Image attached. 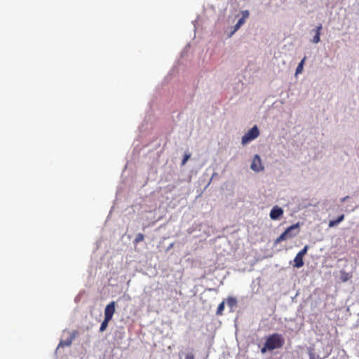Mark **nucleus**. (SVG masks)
Wrapping results in <instances>:
<instances>
[{"instance_id":"nucleus-18","label":"nucleus","mask_w":359,"mask_h":359,"mask_svg":"<svg viewBox=\"0 0 359 359\" xmlns=\"http://www.w3.org/2000/svg\"><path fill=\"white\" fill-rule=\"evenodd\" d=\"M309 249V246L306 245L297 254L304 257V256L307 253Z\"/></svg>"},{"instance_id":"nucleus-5","label":"nucleus","mask_w":359,"mask_h":359,"mask_svg":"<svg viewBox=\"0 0 359 359\" xmlns=\"http://www.w3.org/2000/svg\"><path fill=\"white\" fill-rule=\"evenodd\" d=\"M115 313V302H111L104 309V318L111 320Z\"/></svg>"},{"instance_id":"nucleus-15","label":"nucleus","mask_w":359,"mask_h":359,"mask_svg":"<svg viewBox=\"0 0 359 359\" xmlns=\"http://www.w3.org/2000/svg\"><path fill=\"white\" fill-rule=\"evenodd\" d=\"M351 276L349 273L345 271H341L340 279L342 282H346L351 278Z\"/></svg>"},{"instance_id":"nucleus-13","label":"nucleus","mask_w":359,"mask_h":359,"mask_svg":"<svg viewBox=\"0 0 359 359\" xmlns=\"http://www.w3.org/2000/svg\"><path fill=\"white\" fill-rule=\"evenodd\" d=\"M305 60H306V57H304L302 61L299 63L297 69H296V72H295V74L297 75L299 74H301L303 71V67H304V62H305Z\"/></svg>"},{"instance_id":"nucleus-12","label":"nucleus","mask_w":359,"mask_h":359,"mask_svg":"<svg viewBox=\"0 0 359 359\" xmlns=\"http://www.w3.org/2000/svg\"><path fill=\"white\" fill-rule=\"evenodd\" d=\"M226 304L231 309H233L237 305V300L234 297H229L226 299Z\"/></svg>"},{"instance_id":"nucleus-7","label":"nucleus","mask_w":359,"mask_h":359,"mask_svg":"<svg viewBox=\"0 0 359 359\" xmlns=\"http://www.w3.org/2000/svg\"><path fill=\"white\" fill-rule=\"evenodd\" d=\"M241 13L242 18L239 19L237 23L235 25L234 32L238 30L241 27V26L245 23V20L249 17L250 15L249 11L247 10L243 11Z\"/></svg>"},{"instance_id":"nucleus-3","label":"nucleus","mask_w":359,"mask_h":359,"mask_svg":"<svg viewBox=\"0 0 359 359\" xmlns=\"http://www.w3.org/2000/svg\"><path fill=\"white\" fill-rule=\"evenodd\" d=\"M259 135V130L257 126L252 127L246 134L242 137V144H245L248 142L255 140Z\"/></svg>"},{"instance_id":"nucleus-20","label":"nucleus","mask_w":359,"mask_h":359,"mask_svg":"<svg viewBox=\"0 0 359 359\" xmlns=\"http://www.w3.org/2000/svg\"><path fill=\"white\" fill-rule=\"evenodd\" d=\"M185 359H194V355L193 353H187L186 355Z\"/></svg>"},{"instance_id":"nucleus-1","label":"nucleus","mask_w":359,"mask_h":359,"mask_svg":"<svg viewBox=\"0 0 359 359\" xmlns=\"http://www.w3.org/2000/svg\"><path fill=\"white\" fill-rule=\"evenodd\" d=\"M285 344L284 337L278 333L270 334L266 339L264 346L261 349L262 353L267 351H271L274 349L280 348Z\"/></svg>"},{"instance_id":"nucleus-2","label":"nucleus","mask_w":359,"mask_h":359,"mask_svg":"<svg viewBox=\"0 0 359 359\" xmlns=\"http://www.w3.org/2000/svg\"><path fill=\"white\" fill-rule=\"evenodd\" d=\"M299 223L291 225L287 227L285 231L281 233L275 241V243L278 244L283 241H285L288 238H292L296 236L299 232Z\"/></svg>"},{"instance_id":"nucleus-14","label":"nucleus","mask_w":359,"mask_h":359,"mask_svg":"<svg viewBox=\"0 0 359 359\" xmlns=\"http://www.w3.org/2000/svg\"><path fill=\"white\" fill-rule=\"evenodd\" d=\"M224 305H225V302L224 301H222L219 304V306L217 307V311H216V315L217 316H222V315L224 309Z\"/></svg>"},{"instance_id":"nucleus-8","label":"nucleus","mask_w":359,"mask_h":359,"mask_svg":"<svg viewBox=\"0 0 359 359\" xmlns=\"http://www.w3.org/2000/svg\"><path fill=\"white\" fill-rule=\"evenodd\" d=\"M75 338V333L71 334L70 336L65 340H61L58 347L69 346L72 344L73 340Z\"/></svg>"},{"instance_id":"nucleus-16","label":"nucleus","mask_w":359,"mask_h":359,"mask_svg":"<svg viewBox=\"0 0 359 359\" xmlns=\"http://www.w3.org/2000/svg\"><path fill=\"white\" fill-rule=\"evenodd\" d=\"M111 320L109 319H107V318H104V320L102 321L101 325H100V332H104L107 326H108V323Z\"/></svg>"},{"instance_id":"nucleus-4","label":"nucleus","mask_w":359,"mask_h":359,"mask_svg":"<svg viewBox=\"0 0 359 359\" xmlns=\"http://www.w3.org/2000/svg\"><path fill=\"white\" fill-rule=\"evenodd\" d=\"M250 168L255 172L263 170L264 167L262 166V161L259 155L256 154L254 156Z\"/></svg>"},{"instance_id":"nucleus-11","label":"nucleus","mask_w":359,"mask_h":359,"mask_svg":"<svg viewBox=\"0 0 359 359\" xmlns=\"http://www.w3.org/2000/svg\"><path fill=\"white\" fill-rule=\"evenodd\" d=\"M321 29H322V25H320L319 26L317 27L316 35L311 41L313 43H318L320 41V35Z\"/></svg>"},{"instance_id":"nucleus-10","label":"nucleus","mask_w":359,"mask_h":359,"mask_svg":"<svg viewBox=\"0 0 359 359\" xmlns=\"http://www.w3.org/2000/svg\"><path fill=\"white\" fill-rule=\"evenodd\" d=\"M344 219V215H341L340 216H339L337 217V219L335 220H330L329 222V227H334L335 226H337L338 224H339L341 222H342Z\"/></svg>"},{"instance_id":"nucleus-6","label":"nucleus","mask_w":359,"mask_h":359,"mask_svg":"<svg viewBox=\"0 0 359 359\" xmlns=\"http://www.w3.org/2000/svg\"><path fill=\"white\" fill-rule=\"evenodd\" d=\"M283 215V210L278 207L274 206L270 212V217L271 219L276 220Z\"/></svg>"},{"instance_id":"nucleus-17","label":"nucleus","mask_w":359,"mask_h":359,"mask_svg":"<svg viewBox=\"0 0 359 359\" xmlns=\"http://www.w3.org/2000/svg\"><path fill=\"white\" fill-rule=\"evenodd\" d=\"M144 239V235L141 233H139L138 234H137L133 243H134V244L136 245V244L143 241Z\"/></svg>"},{"instance_id":"nucleus-9","label":"nucleus","mask_w":359,"mask_h":359,"mask_svg":"<svg viewBox=\"0 0 359 359\" xmlns=\"http://www.w3.org/2000/svg\"><path fill=\"white\" fill-rule=\"evenodd\" d=\"M294 266L296 268H300L304 265L303 257L297 254L294 259Z\"/></svg>"},{"instance_id":"nucleus-19","label":"nucleus","mask_w":359,"mask_h":359,"mask_svg":"<svg viewBox=\"0 0 359 359\" xmlns=\"http://www.w3.org/2000/svg\"><path fill=\"white\" fill-rule=\"evenodd\" d=\"M189 158H190V154H185L182 159V165H184L187 163V161L189 160Z\"/></svg>"}]
</instances>
